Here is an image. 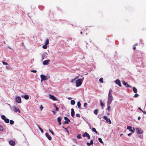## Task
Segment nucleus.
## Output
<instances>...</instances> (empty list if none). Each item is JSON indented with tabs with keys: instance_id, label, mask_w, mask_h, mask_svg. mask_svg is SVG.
I'll return each mask as SVG.
<instances>
[{
	"instance_id": "nucleus-1",
	"label": "nucleus",
	"mask_w": 146,
	"mask_h": 146,
	"mask_svg": "<svg viewBox=\"0 0 146 146\" xmlns=\"http://www.w3.org/2000/svg\"><path fill=\"white\" fill-rule=\"evenodd\" d=\"M83 78L79 79L76 80V86L77 87H78L80 86L82 84V82L83 81Z\"/></svg>"
},
{
	"instance_id": "nucleus-2",
	"label": "nucleus",
	"mask_w": 146,
	"mask_h": 146,
	"mask_svg": "<svg viewBox=\"0 0 146 146\" xmlns=\"http://www.w3.org/2000/svg\"><path fill=\"white\" fill-rule=\"evenodd\" d=\"M41 78V81L42 82L43 81L45 80H48L50 78V76H48V77L47 76H45L43 74H41L40 76Z\"/></svg>"
},
{
	"instance_id": "nucleus-3",
	"label": "nucleus",
	"mask_w": 146,
	"mask_h": 146,
	"mask_svg": "<svg viewBox=\"0 0 146 146\" xmlns=\"http://www.w3.org/2000/svg\"><path fill=\"white\" fill-rule=\"evenodd\" d=\"M13 110L15 112L17 113L18 112L19 113H21V111L16 106H14L12 107V108Z\"/></svg>"
},
{
	"instance_id": "nucleus-4",
	"label": "nucleus",
	"mask_w": 146,
	"mask_h": 146,
	"mask_svg": "<svg viewBox=\"0 0 146 146\" xmlns=\"http://www.w3.org/2000/svg\"><path fill=\"white\" fill-rule=\"evenodd\" d=\"M113 100V97H108V99L107 102V105H110Z\"/></svg>"
},
{
	"instance_id": "nucleus-5",
	"label": "nucleus",
	"mask_w": 146,
	"mask_h": 146,
	"mask_svg": "<svg viewBox=\"0 0 146 146\" xmlns=\"http://www.w3.org/2000/svg\"><path fill=\"white\" fill-rule=\"evenodd\" d=\"M103 118L106 120L107 122H109L110 124H111V121L110 119V118H108V117L106 116H104L103 117Z\"/></svg>"
},
{
	"instance_id": "nucleus-6",
	"label": "nucleus",
	"mask_w": 146,
	"mask_h": 146,
	"mask_svg": "<svg viewBox=\"0 0 146 146\" xmlns=\"http://www.w3.org/2000/svg\"><path fill=\"white\" fill-rule=\"evenodd\" d=\"M64 119L66 120L64 123V124H68V123L69 122H70V121L69 118L66 117H64Z\"/></svg>"
},
{
	"instance_id": "nucleus-7",
	"label": "nucleus",
	"mask_w": 146,
	"mask_h": 146,
	"mask_svg": "<svg viewBox=\"0 0 146 146\" xmlns=\"http://www.w3.org/2000/svg\"><path fill=\"white\" fill-rule=\"evenodd\" d=\"M136 131L137 133L139 134H141L143 133V130L138 128H136Z\"/></svg>"
},
{
	"instance_id": "nucleus-8",
	"label": "nucleus",
	"mask_w": 146,
	"mask_h": 146,
	"mask_svg": "<svg viewBox=\"0 0 146 146\" xmlns=\"http://www.w3.org/2000/svg\"><path fill=\"white\" fill-rule=\"evenodd\" d=\"M82 136L83 137H87V138L88 139H90V135H89V134L88 133H87L86 132H85L82 135Z\"/></svg>"
},
{
	"instance_id": "nucleus-9",
	"label": "nucleus",
	"mask_w": 146,
	"mask_h": 146,
	"mask_svg": "<svg viewBox=\"0 0 146 146\" xmlns=\"http://www.w3.org/2000/svg\"><path fill=\"white\" fill-rule=\"evenodd\" d=\"M15 102L18 103H21V98L19 96L15 98Z\"/></svg>"
},
{
	"instance_id": "nucleus-10",
	"label": "nucleus",
	"mask_w": 146,
	"mask_h": 146,
	"mask_svg": "<svg viewBox=\"0 0 146 146\" xmlns=\"http://www.w3.org/2000/svg\"><path fill=\"white\" fill-rule=\"evenodd\" d=\"M133 129H134V128H133ZM127 129L129 130L132 133H133L134 132V130H133L132 129L131 127V126H127Z\"/></svg>"
},
{
	"instance_id": "nucleus-11",
	"label": "nucleus",
	"mask_w": 146,
	"mask_h": 146,
	"mask_svg": "<svg viewBox=\"0 0 146 146\" xmlns=\"http://www.w3.org/2000/svg\"><path fill=\"white\" fill-rule=\"evenodd\" d=\"M114 82L116 84L118 85L119 86L121 87V86L120 81L119 80L117 79L115 80Z\"/></svg>"
},
{
	"instance_id": "nucleus-12",
	"label": "nucleus",
	"mask_w": 146,
	"mask_h": 146,
	"mask_svg": "<svg viewBox=\"0 0 146 146\" xmlns=\"http://www.w3.org/2000/svg\"><path fill=\"white\" fill-rule=\"evenodd\" d=\"M45 135H46V137L48 138V139L49 140H51L52 138L48 133H45Z\"/></svg>"
},
{
	"instance_id": "nucleus-13",
	"label": "nucleus",
	"mask_w": 146,
	"mask_h": 146,
	"mask_svg": "<svg viewBox=\"0 0 146 146\" xmlns=\"http://www.w3.org/2000/svg\"><path fill=\"white\" fill-rule=\"evenodd\" d=\"M112 92V90L110 89L109 90V92L108 95V97H113L112 96V95L111 93Z\"/></svg>"
},
{
	"instance_id": "nucleus-14",
	"label": "nucleus",
	"mask_w": 146,
	"mask_h": 146,
	"mask_svg": "<svg viewBox=\"0 0 146 146\" xmlns=\"http://www.w3.org/2000/svg\"><path fill=\"white\" fill-rule=\"evenodd\" d=\"M50 61V60L49 59L45 60L43 62V64L44 65H47L48 64Z\"/></svg>"
},
{
	"instance_id": "nucleus-15",
	"label": "nucleus",
	"mask_w": 146,
	"mask_h": 146,
	"mask_svg": "<svg viewBox=\"0 0 146 146\" xmlns=\"http://www.w3.org/2000/svg\"><path fill=\"white\" fill-rule=\"evenodd\" d=\"M9 144L12 146H13L15 145V141L13 140H10L9 141Z\"/></svg>"
},
{
	"instance_id": "nucleus-16",
	"label": "nucleus",
	"mask_w": 146,
	"mask_h": 146,
	"mask_svg": "<svg viewBox=\"0 0 146 146\" xmlns=\"http://www.w3.org/2000/svg\"><path fill=\"white\" fill-rule=\"evenodd\" d=\"M71 115L72 117H74V111L73 108L71 109Z\"/></svg>"
},
{
	"instance_id": "nucleus-17",
	"label": "nucleus",
	"mask_w": 146,
	"mask_h": 146,
	"mask_svg": "<svg viewBox=\"0 0 146 146\" xmlns=\"http://www.w3.org/2000/svg\"><path fill=\"white\" fill-rule=\"evenodd\" d=\"M50 97L51 99L53 100H56V98L54 96L50 95Z\"/></svg>"
},
{
	"instance_id": "nucleus-18",
	"label": "nucleus",
	"mask_w": 146,
	"mask_h": 146,
	"mask_svg": "<svg viewBox=\"0 0 146 146\" xmlns=\"http://www.w3.org/2000/svg\"><path fill=\"white\" fill-rule=\"evenodd\" d=\"M93 140H91L90 141V143H88V142H87V144L88 145V146H90V145H92L93 144Z\"/></svg>"
},
{
	"instance_id": "nucleus-19",
	"label": "nucleus",
	"mask_w": 146,
	"mask_h": 146,
	"mask_svg": "<svg viewBox=\"0 0 146 146\" xmlns=\"http://www.w3.org/2000/svg\"><path fill=\"white\" fill-rule=\"evenodd\" d=\"M92 131H93V132H95V133L96 134H97L98 133V132L97 131H96V129L95 128H94V127H93L92 128Z\"/></svg>"
},
{
	"instance_id": "nucleus-20",
	"label": "nucleus",
	"mask_w": 146,
	"mask_h": 146,
	"mask_svg": "<svg viewBox=\"0 0 146 146\" xmlns=\"http://www.w3.org/2000/svg\"><path fill=\"white\" fill-rule=\"evenodd\" d=\"M24 98L25 100H28L29 99V96L27 95H25L24 96Z\"/></svg>"
},
{
	"instance_id": "nucleus-21",
	"label": "nucleus",
	"mask_w": 146,
	"mask_h": 146,
	"mask_svg": "<svg viewBox=\"0 0 146 146\" xmlns=\"http://www.w3.org/2000/svg\"><path fill=\"white\" fill-rule=\"evenodd\" d=\"M75 102L74 100H72L70 101V104L71 105H74L75 104Z\"/></svg>"
},
{
	"instance_id": "nucleus-22",
	"label": "nucleus",
	"mask_w": 146,
	"mask_h": 146,
	"mask_svg": "<svg viewBox=\"0 0 146 146\" xmlns=\"http://www.w3.org/2000/svg\"><path fill=\"white\" fill-rule=\"evenodd\" d=\"M133 92L135 93L137 92V89L135 87H133Z\"/></svg>"
},
{
	"instance_id": "nucleus-23",
	"label": "nucleus",
	"mask_w": 146,
	"mask_h": 146,
	"mask_svg": "<svg viewBox=\"0 0 146 146\" xmlns=\"http://www.w3.org/2000/svg\"><path fill=\"white\" fill-rule=\"evenodd\" d=\"M49 40L47 38L46 39V41L45 43V45H48L49 43Z\"/></svg>"
},
{
	"instance_id": "nucleus-24",
	"label": "nucleus",
	"mask_w": 146,
	"mask_h": 146,
	"mask_svg": "<svg viewBox=\"0 0 146 146\" xmlns=\"http://www.w3.org/2000/svg\"><path fill=\"white\" fill-rule=\"evenodd\" d=\"M4 121L7 123H9V119H7V118H5L4 120Z\"/></svg>"
},
{
	"instance_id": "nucleus-25",
	"label": "nucleus",
	"mask_w": 146,
	"mask_h": 146,
	"mask_svg": "<svg viewBox=\"0 0 146 146\" xmlns=\"http://www.w3.org/2000/svg\"><path fill=\"white\" fill-rule=\"evenodd\" d=\"M62 119V117H59L57 118V121L58 122L61 121Z\"/></svg>"
},
{
	"instance_id": "nucleus-26",
	"label": "nucleus",
	"mask_w": 146,
	"mask_h": 146,
	"mask_svg": "<svg viewBox=\"0 0 146 146\" xmlns=\"http://www.w3.org/2000/svg\"><path fill=\"white\" fill-rule=\"evenodd\" d=\"M77 105L78 106V107L79 108H80L81 107V104L80 103V102H78L77 103Z\"/></svg>"
},
{
	"instance_id": "nucleus-27",
	"label": "nucleus",
	"mask_w": 146,
	"mask_h": 146,
	"mask_svg": "<svg viewBox=\"0 0 146 146\" xmlns=\"http://www.w3.org/2000/svg\"><path fill=\"white\" fill-rule=\"evenodd\" d=\"M108 106L107 107V110L109 111H111V106L110 105H108Z\"/></svg>"
},
{
	"instance_id": "nucleus-28",
	"label": "nucleus",
	"mask_w": 146,
	"mask_h": 146,
	"mask_svg": "<svg viewBox=\"0 0 146 146\" xmlns=\"http://www.w3.org/2000/svg\"><path fill=\"white\" fill-rule=\"evenodd\" d=\"M98 110L97 109L95 110L94 111V113L96 115H97L98 114Z\"/></svg>"
},
{
	"instance_id": "nucleus-29",
	"label": "nucleus",
	"mask_w": 146,
	"mask_h": 146,
	"mask_svg": "<svg viewBox=\"0 0 146 146\" xmlns=\"http://www.w3.org/2000/svg\"><path fill=\"white\" fill-rule=\"evenodd\" d=\"M122 83L123 84L125 85L126 86L127 84V82H126L125 81H122Z\"/></svg>"
},
{
	"instance_id": "nucleus-30",
	"label": "nucleus",
	"mask_w": 146,
	"mask_h": 146,
	"mask_svg": "<svg viewBox=\"0 0 146 146\" xmlns=\"http://www.w3.org/2000/svg\"><path fill=\"white\" fill-rule=\"evenodd\" d=\"M98 140L101 143H102L103 142L102 141V139L101 138H98Z\"/></svg>"
},
{
	"instance_id": "nucleus-31",
	"label": "nucleus",
	"mask_w": 146,
	"mask_h": 146,
	"mask_svg": "<svg viewBox=\"0 0 146 146\" xmlns=\"http://www.w3.org/2000/svg\"><path fill=\"white\" fill-rule=\"evenodd\" d=\"M38 128L40 130L41 132L42 133H43L44 132V131H43V130H42V129L39 126H38Z\"/></svg>"
},
{
	"instance_id": "nucleus-32",
	"label": "nucleus",
	"mask_w": 146,
	"mask_h": 146,
	"mask_svg": "<svg viewBox=\"0 0 146 146\" xmlns=\"http://www.w3.org/2000/svg\"><path fill=\"white\" fill-rule=\"evenodd\" d=\"M1 118L3 120H4L6 118L5 116L3 115H2L1 116Z\"/></svg>"
},
{
	"instance_id": "nucleus-33",
	"label": "nucleus",
	"mask_w": 146,
	"mask_h": 146,
	"mask_svg": "<svg viewBox=\"0 0 146 146\" xmlns=\"http://www.w3.org/2000/svg\"><path fill=\"white\" fill-rule=\"evenodd\" d=\"M14 123V121L12 120L10 121V123L11 125H13Z\"/></svg>"
},
{
	"instance_id": "nucleus-34",
	"label": "nucleus",
	"mask_w": 146,
	"mask_h": 146,
	"mask_svg": "<svg viewBox=\"0 0 146 146\" xmlns=\"http://www.w3.org/2000/svg\"><path fill=\"white\" fill-rule=\"evenodd\" d=\"M42 48L44 49H46L47 48V45H43L42 47Z\"/></svg>"
},
{
	"instance_id": "nucleus-35",
	"label": "nucleus",
	"mask_w": 146,
	"mask_h": 146,
	"mask_svg": "<svg viewBox=\"0 0 146 146\" xmlns=\"http://www.w3.org/2000/svg\"><path fill=\"white\" fill-rule=\"evenodd\" d=\"M99 81L100 83H103V78H101L99 79Z\"/></svg>"
},
{
	"instance_id": "nucleus-36",
	"label": "nucleus",
	"mask_w": 146,
	"mask_h": 146,
	"mask_svg": "<svg viewBox=\"0 0 146 146\" xmlns=\"http://www.w3.org/2000/svg\"><path fill=\"white\" fill-rule=\"evenodd\" d=\"M3 127L1 126L0 125V131H3Z\"/></svg>"
},
{
	"instance_id": "nucleus-37",
	"label": "nucleus",
	"mask_w": 146,
	"mask_h": 146,
	"mask_svg": "<svg viewBox=\"0 0 146 146\" xmlns=\"http://www.w3.org/2000/svg\"><path fill=\"white\" fill-rule=\"evenodd\" d=\"M77 137L78 139H81L82 138L81 137V135L79 134L77 136Z\"/></svg>"
},
{
	"instance_id": "nucleus-38",
	"label": "nucleus",
	"mask_w": 146,
	"mask_h": 146,
	"mask_svg": "<svg viewBox=\"0 0 146 146\" xmlns=\"http://www.w3.org/2000/svg\"><path fill=\"white\" fill-rule=\"evenodd\" d=\"M139 95L137 94H135L134 96V97L135 98H137L138 97Z\"/></svg>"
},
{
	"instance_id": "nucleus-39",
	"label": "nucleus",
	"mask_w": 146,
	"mask_h": 146,
	"mask_svg": "<svg viewBox=\"0 0 146 146\" xmlns=\"http://www.w3.org/2000/svg\"><path fill=\"white\" fill-rule=\"evenodd\" d=\"M2 63L3 64H4V65H7L8 64H7V62H5L4 61H2Z\"/></svg>"
},
{
	"instance_id": "nucleus-40",
	"label": "nucleus",
	"mask_w": 146,
	"mask_h": 146,
	"mask_svg": "<svg viewBox=\"0 0 146 146\" xmlns=\"http://www.w3.org/2000/svg\"><path fill=\"white\" fill-rule=\"evenodd\" d=\"M76 116L77 117H80V114L79 113H76Z\"/></svg>"
},
{
	"instance_id": "nucleus-41",
	"label": "nucleus",
	"mask_w": 146,
	"mask_h": 146,
	"mask_svg": "<svg viewBox=\"0 0 146 146\" xmlns=\"http://www.w3.org/2000/svg\"><path fill=\"white\" fill-rule=\"evenodd\" d=\"M87 103H84V107L86 108V106H87Z\"/></svg>"
},
{
	"instance_id": "nucleus-42",
	"label": "nucleus",
	"mask_w": 146,
	"mask_h": 146,
	"mask_svg": "<svg viewBox=\"0 0 146 146\" xmlns=\"http://www.w3.org/2000/svg\"><path fill=\"white\" fill-rule=\"evenodd\" d=\"M43 108V106H42V105H41L40 106V110L42 111V110Z\"/></svg>"
},
{
	"instance_id": "nucleus-43",
	"label": "nucleus",
	"mask_w": 146,
	"mask_h": 146,
	"mask_svg": "<svg viewBox=\"0 0 146 146\" xmlns=\"http://www.w3.org/2000/svg\"><path fill=\"white\" fill-rule=\"evenodd\" d=\"M76 80V78H74L73 79H72L71 81V82L73 83Z\"/></svg>"
},
{
	"instance_id": "nucleus-44",
	"label": "nucleus",
	"mask_w": 146,
	"mask_h": 146,
	"mask_svg": "<svg viewBox=\"0 0 146 146\" xmlns=\"http://www.w3.org/2000/svg\"><path fill=\"white\" fill-rule=\"evenodd\" d=\"M56 108V111H58L59 110V108L58 107H57V106L55 107Z\"/></svg>"
},
{
	"instance_id": "nucleus-45",
	"label": "nucleus",
	"mask_w": 146,
	"mask_h": 146,
	"mask_svg": "<svg viewBox=\"0 0 146 146\" xmlns=\"http://www.w3.org/2000/svg\"><path fill=\"white\" fill-rule=\"evenodd\" d=\"M126 86L127 87H130V88H132V86H131L129 85L128 84H127L126 85Z\"/></svg>"
},
{
	"instance_id": "nucleus-46",
	"label": "nucleus",
	"mask_w": 146,
	"mask_h": 146,
	"mask_svg": "<svg viewBox=\"0 0 146 146\" xmlns=\"http://www.w3.org/2000/svg\"><path fill=\"white\" fill-rule=\"evenodd\" d=\"M138 109L140 111H141L142 112H143V110H142V109H141V108H140V107H139V108H138Z\"/></svg>"
},
{
	"instance_id": "nucleus-47",
	"label": "nucleus",
	"mask_w": 146,
	"mask_h": 146,
	"mask_svg": "<svg viewBox=\"0 0 146 146\" xmlns=\"http://www.w3.org/2000/svg\"><path fill=\"white\" fill-rule=\"evenodd\" d=\"M31 72H33L36 73V70H32L31 71Z\"/></svg>"
},
{
	"instance_id": "nucleus-48",
	"label": "nucleus",
	"mask_w": 146,
	"mask_h": 146,
	"mask_svg": "<svg viewBox=\"0 0 146 146\" xmlns=\"http://www.w3.org/2000/svg\"><path fill=\"white\" fill-rule=\"evenodd\" d=\"M100 105L102 106L103 107L104 106V104L102 102H100Z\"/></svg>"
},
{
	"instance_id": "nucleus-49",
	"label": "nucleus",
	"mask_w": 146,
	"mask_h": 146,
	"mask_svg": "<svg viewBox=\"0 0 146 146\" xmlns=\"http://www.w3.org/2000/svg\"><path fill=\"white\" fill-rule=\"evenodd\" d=\"M52 112L53 113V114L54 115H55L56 114V112H55V111H52Z\"/></svg>"
},
{
	"instance_id": "nucleus-50",
	"label": "nucleus",
	"mask_w": 146,
	"mask_h": 146,
	"mask_svg": "<svg viewBox=\"0 0 146 146\" xmlns=\"http://www.w3.org/2000/svg\"><path fill=\"white\" fill-rule=\"evenodd\" d=\"M138 45V44L137 43H136L134 44V46H136Z\"/></svg>"
},
{
	"instance_id": "nucleus-51",
	"label": "nucleus",
	"mask_w": 146,
	"mask_h": 146,
	"mask_svg": "<svg viewBox=\"0 0 146 146\" xmlns=\"http://www.w3.org/2000/svg\"><path fill=\"white\" fill-rule=\"evenodd\" d=\"M133 49H134V50H135L136 48V47H135V46H134L133 47Z\"/></svg>"
},
{
	"instance_id": "nucleus-52",
	"label": "nucleus",
	"mask_w": 146,
	"mask_h": 146,
	"mask_svg": "<svg viewBox=\"0 0 146 146\" xmlns=\"http://www.w3.org/2000/svg\"><path fill=\"white\" fill-rule=\"evenodd\" d=\"M132 133H129L128 134V135L129 136H130L131 134Z\"/></svg>"
},
{
	"instance_id": "nucleus-53",
	"label": "nucleus",
	"mask_w": 146,
	"mask_h": 146,
	"mask_svg": "<svg viewBox=\"0 0 146 146\" xmlns=\"http://www.w3.org/2000/svg\"><path fill=\"white\" fill-rule=\"evenodd\" d=\"M58 122V123H59V125H61V121L59 122Z\"/></svg>"
},
{
	"instance_id": "nucleus-54",
	"label": "nucleus",
	"mask_w": 146,
	"mask_h": 146,
	"mask_svg": "<svg viewBox=\"0 0 146 146\" xmlns=\"http://www.w3.org/2000/svg\"><path fill=\"white\" fill-rule=\"evenodd\" d=\"M79 77L78 76H76L74 78H76V79L77 78H78Z\"/></svg>"
},
{
	"instance_id": "nucleus-55",
	"label": "nucleus",
	"mask_w": 146,
	"mask_h": 146,
	"mask_svg": "<svg viewBox=\"0 0 146 146\" xmlns=\"http://www.w3.org/2000/svg\"><path fill=\"white\" fill-rule=\"evenodd\" d=\"M143 113L144 114H146V111H143Z\"/></svg>"
},
{
	"instance_id": "nucleus-56",
	"label": "nucleus",
	"mask_w": 146,
	"mask_h": 146,
	"mask_svg": "<svg viewBox=\"0 0 146 146\" xmlns=\"http://www.w3.org/2000/svg\"><path fill=\"white\" fill-rule=\"evenodd\" d=\"M68 100H71L72 99V98H70V97H68Z\"/></svg>"
},
{
	"instance_id": "nucleus-57",
	"label": "nucleus",
	"mask_w": 146,
	"mask_h": 146,
	"mask_svg": "<svg viewBox=\"0 0 146 146\" xmlns=\"http://www.w3.org/2000/svg\"><path fill=\"white\" fill-rule=\"evenodd\" d=\"M140 118H141V117H139V116L138 117V120H139Z\"/></svg>"
},
{
	"instance_id": "nucleus-58",
	"label": "nucleus",
	"mask_w": 146,
	"mask_h": 146,
	"mask_svg": "<svg viewBox=\"0 0 146 146\" xmlns=\"http://www.w3.org/2000/svg\"><path fill=\"white\" fill-rule=\"evenodd\" d=\"M51 133H52V135H54V132L53 131H52L51 132Z\"/></svg>"
},
{
	"instance_id": "nucleus-59",
	"label": "nucleus",
	"mask_w": 146,
	"mask_h": 146,
	"mask_svg": "<svg viewBox=\"0 0 146 146\" xmlns=\"http://www.w3.org/2000/svg\"><path fill=\"white\" fill-rule=\"evenodd\" d=\"M53 105H54V107H55L56 106V104H53Z\"/></svg>"
},
{
	"instance_id": "nucleus-60",
	"label": "nucleus",
	"mask_w": 146,
	"mask_h": 146,
	"mask_svg": "<svg viewBox=\"0 0 146 146\" xmlns=\"http://www.w3.org/2000/svg\"><path fill=\"white\" fill-rule=\"evenodd\" d=\"M122 135H123V133H121V134H120V136H121Z\"/></svg>"
},
{
	"instance_id": "nucleus-61",
	"label": "nucleus",
	"mask_w": 146,
	"mask_h": 146,
	"mask_svg": "<svg viewBox=\"0 0 146 146\" xmlns=\"http://www.w3.org/2000/svg\"><path fill=\"white\" fill-rule=\"evenodd\" d=\"M49 131L51 133V132L52 131L50 129L49 130Z\"/></svg>"
},
{
	"instance_id": "nucleus-62",
	"label": "nucleus",
	"mask_w": 146,
	"mask_h": 146,
	"mask_svg": "<svg viewBox=\"0 0 146 146\" xmlns=\"http://www.w3.org/2000/svg\"><path fill=\"white\" fill-rule=\"evenodd\" d=\"M80 33L82 34V32L81 31Z\"/></svg>"
},
{
	"instance_id": "nucleus-63",
	"label": "nucleus",
	"mask_w": 146,
	"mask_h": 146,
	"mask_svg": "<svg viewBox=\"0 0 146 146\" xmlns=\"http://www.w3.org/2000/svg\"><path fill=\"white\" fill-rule=\"evenodd\" d=\"M67 132L68 133V131H67Z\"/></svg>"
},
{
	"instance_id": "nucleus-64",
	"label": "nucleus",
	"mask_w": 146,
	"mask_h": 146,
	"mask_svg": "<svg viewBox=\"0 0 146 146\" xmlns=\"http://www.w3.org/2000/svg\"><path fill=\"white\" fill-rule=\"evenodd\" d=\"M62 127L63 128H64V127Z\"/></svg>"
}]
</instances>
